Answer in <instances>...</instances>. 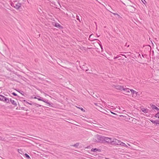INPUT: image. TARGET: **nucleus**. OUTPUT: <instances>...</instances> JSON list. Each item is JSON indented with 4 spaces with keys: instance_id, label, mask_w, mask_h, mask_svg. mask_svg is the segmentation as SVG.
I'll return each instance as SVG.
<instances>
[{
    "instance_id": "f257e3e1",
    "label": "nucleus",
    "mask_w": 159,
    "mask_h": 159,
    "mask_svg": "<svg viewBox=\"0 0 159 159\" xmlns=\"http://www.w3.org/2000/svg\"><path fill=\"white\" fill-rule=\"evenodd\" d=\"M103 136H102L99 135H96L93 138V141L95 143H100L103 142Z\"/></svg>"
},
{
    "instance_id": "f03ea898",
    "label": "nucleus",
    "mask_w": 159,
    "mask_h": 159,
    "mask_svg": "<svg viewBox=\"0 0 159 159\" xmlns=\"http://www.w3.org/2000/svg\"><path fill=\"white\" fill-rule=\"evenodd\" d=\"M11 5L16 9H19L21 6L20 3L16 2H12L11 3Z\"/></svg>"
},
{
    "instance_id": "7ed1b4c3",
    "label": "nucleus",
    "mask_w": 159,
    "mask_h": 159,
    "mask_svg": "<svg viewBox=\"0 0 159 159\" xmlns=\"http://www.w3.org/2000/svg\"><path fill=\"white\" fill-rule=\"evenodd\" d=\"M103 142L104 143V142H105L108 143H111V141L112 140V138H109L104 136H103Z\"/></svg>"
},
{
    "instance_id": "20e7f679",
    "label": "nucleus",
    "mask_w": 159,
    "mask_h": 159,
    "mask_svg": "<svg viewBox=\"0 0 159 159\" xmlns=\"http://www.w3.org/2000/svg\"><path fill=\"white\" fill-rule=\"evenodd\" d=\"M114 86L116 89L120 91L123 90L124 88L123 86L117 85H114Z\"/></svg>"
},
{
    "instance_id": "39448f33",
    "label": "nucleus",
    "mask_w": 159,
    "mask_h": 159,
    "mask_svg": "<svg viewBox=\"0 0 159 159\" xmlns=\"http://www.w3.org/2000/svg\"><path fill=\"white\" fill-rule=\"evenodd\" d=\"M54 26L55 27H56L59 29H61V28H62V27L61 26V25L60 24H59V23H55Z\"/></svg>"
},
{
    "instance_id": "423d86ee",
    "label": "nucleus",
    "mask_w": 159,
    "mask_h": 159,
    "mask_svg": "<svg viewBox=\"0 0 159 159\" xmlns=\"http://www.w3.org/2000/svg\"><path fill=\"white\" fill-rule=\"evenodd\" d=\"M114 142H115V145H119L121 141L116 139H115Z\"/></svg>"
},
{
    "instance_id": "0eeeda50",
    "label": "nucleus",
    "mask_w": 159,
    "mask_h": 159,
    "mask_svg": "<svg viewBox=\"0 0 159 159\" xmlns=\"http://www.w3.org/2000/svg\"><path fill=\"white\" fill-rule=\"evenodd\" d=\"M123 90H124L125 91V94L129 93L130 92L129 91V89L128 88H126L125 87L124 88Z\"/></svg>"
},
{
    "instance_id": "6e6552de",
    "label": "nucleus",
    "mask_w": 159,
    "mask_h": 159,
    "mask_svg": "<svg viewBox=\"0 0 159 159\" xmlns=\"http://www.w3.org/2000/svg\"><path fill=\"white\" fill-rule=\"evenodd\" d=\"M151 107L152 109H156L157 111H159V108L154 105H152L151 106Z\"/></svg>"
},
{
    "instance_id": "1a4fd4ad",
    "label": "nucleus",
    "mask_w": 159,
    "mask_h": 159,
    "mask_svg": "<svg viewBox=\"0 0 159 159\" xmlns=\"http://www.w3.org/2000/svg\"><path fill=\"white\" fill-rule=\"evenodd\" d=\"M10 100L8 98L5 97L3 102H4L7 103H8L9 102Z\"/></svg>"
},
{
    "instance_id": "9d476101",
    "label": "nucleus",
    "mask_w": 159,
    "mask_h": 159,
    "mask_svg": "<svg viewBox=\"0 0 159 159\" xmlns=\"http://www.w3.org/2000/svg\"><path fill=\"white\" fill-rule=\"evenodd\" d=\"M141 110L142 111L145 113H147L148 112V110L147 109H145L144 108H142L141 109Z\"/></svg>"
},
{
    "instance_id": "9b49d317",
    "label": "nucleus",
    "mask_w": 159,
    "mask_h": 159,
    "mask_svg": "<svg viewBox=\"0 0 159 159\" xmlns=\"http://www.w3.org/2000/svg\"><path fill=\"white\" fill-rule=\"evenodd\" d=\"M10 101L11 103L14 106H16L17 104L16 102L13 100H12L11 99H10Z\"/></svg>"
},
{
    "instance_id": "f8f14e48",
    "label": "nucleus",
    "mask_w": 159,
    "mask_h": 159,
    "mask_svg": "<svg viewBox=\"0 0 159 159\" xmlns=\"http://www.w3.org/2000/svg\"><path fill=\"white\" fill-rule=\"evenodd\" d=\"M119 145H121V146H123L125 147L126 148L128 147V146L127 145H126V144H125L124 143L122 142L121 141Z\"/></svg>"
},
{
    "instance_id": "ddd939ff",
    "label": "nucleus",
    "mask_w": 159,
    "mask_h": 159,
    "mask_svg": "<svg viewBox=\"0 0 159 159\" xmlns=\"http://www.w3.org/2000/svg\"><path fill=\"white\" fill-rule=\"evenodd\" d=\"M91 151L93 152H96L97 151L100 152V151L99 149L95 148H92V149H91Z\"/></svg>"
},
{
    "instance_id": "4468645a",
    "label": "nucleus",
    "mask_w": 159,
    "mask_h": 159,
    "mask_svg": "<svg viewBox=\"0 0 159 159\" xmlns=\"http://www.w3.org/2000/svg\"><path fill=\"white\" fill-rule=\"evenodd\" d=\"M130 91L133 93V95L134 94L135 96L137 95V93L136 91L133 89H130Z\"/></svg>"
},
{
    "instance_id": "2eb2a0df",
    "label": "nucleus",
    "mask_w": 159,
    "mask_h": 159,
    "mask_svg": "<svg viewBox=\"0 0 159 159\" xmlns=\"http://www.w3.org/2000/svg\"><path fill=\"white\" fill-rule=\"evenodd\" d=\"M151 121L153 123L155 124L156 125H157L158 123V120H151Z\"/></svg>"
},
{
    "instance_id": "dca6fc26",
    "label": "nucleus",
    "mask_w": 159,
    "mask_h": 159,
    "mask_svg": "<svg viewBox=\"0 0 159 159\" xmlns=\"http://www.w3.org/2000/svg\"><path fill=\"white\" fill-rule=\"evenodd\" d=\"M5 97V96L3 95H0V100L2 101H3Z\"/></svg>"
},
{
    "instance_id": "f3484780",
    "label": "nucleus",
    "mask_w": 159,
    "mask_h": 159,
    "mask_svg": "<svg viewBox=\"0 0 159 159\" xmlns=\"http://www.w3.org/2000/svg\"><path fill=\"white\" fill-rule=\"evenodd\" d=\"M115 139H112V140L111 141V142L110 144H115Z\"/></svg>"
},
{
    "instance_id": "a211bd4d",
    "label": "nucleus",
    "mask_w": 159,
    "mask_h": 159,
    "mask_svg": "<svg viewBox=\"0 0 159 159\" xmlns=\"http://www.w3.org/2000/svg\"><path fill=\"white\" fill-rule=\"evenodd\" d=\"M79 145V143H77L76 144H74L73 145V146L75 147H77Z\"/></svg>"
},
{
    "instance_id": "6ab92c4d",
    "label": "nucleus",
    "mask_w": 159,
    "mask_h": 159,
    "mask_svg": "<svg viewBox=\"0 0 159 159\" xmlns=\"http://www.w3.org/2000/svg\"><path fill=\"white\" fill-rule=\"evenodd\" d=\"M4 138L1 136H0V140L4 141Z\"/></svg>"
},
{
    "instance_id": "aec40b11",
    "label": "nucleus",
    "mask_w": 159,
    "mask_h": 159,
    "mask_svg": "<svg viewBox=\"0 0 159 159\" xmlns=\"http://www.w3.org/2000/svg\"><path fill=\"white\" fill-rule=\"evenodd\" d=\"M118 150L119 151L122 152H123V151L124 150V149L120 148H119Z\"/></svg>"
},
{
    "instance_id": "412c9836",
    "label": "nucleus",
    "mask_w": 159,
    "mask_h": 159,
    "mask_svg": "<svg viewBox=\"0 0 159 159\" xmlns=\"http://www.w3.org/2000/svg\"><path fill=\"white\" fill-rule=\"evenodd\" d=\"M25 155L27 158H30V156L27 154L25 153Z\"/></svg>"
},
{
    "instance_id": "4be33fe9",
    "label": "nucleus",
    "mask_w": 159,
    "mask_h": 159,
    "mask_svg": "<svg viewBox=\"0 0 159 159\" xmlns=\"http://www.w3.org/2000/svg\"><path fill=\"white\" fill-rule=\"evenodd\" d=\"M155 117L156 118H159V115L158 114H156L155 115Z\"/></svg>"
},
{
    "instance_id": "5701e85b",
    "label": "nucleus",
    "mask_w": 159,
    "mask_h": 159,
    "mask_svg": "<svg viewBox=\"0 0 159 159\" xmlns=\"http://www.w3.org/2000/svg\"><path fill=\"white\" fill-rule=\"evenodd\" d=\"M141 1L144 4H145L146 3V2L145 1V0H141Z\"/></svg>"
},
{
    "instance_id": "b1692460",
    "label": "nucleus",
    "mask_w": 159,
    "mask_h": 159,
    "mask_svg": "<svg viewBox=\"0 0 159 159\" xmlns=\"http://www.w3.org/2000/svg\"><path fill=\"white\" fill-rule=\"evenodd\" d=\"M18 151L19 153H21L22 151L21 149H18Z\"/></svg>"
},
{
    "instance_id": "393cba45",
    "label": "nucleus",
    "mask_w": 159,
    "mask_h": 159,
    "mask_svg": "<svg viewBox=\"0 0 159 159\" xmlns=\"http://www.w3.org/2000/svg\"><path fill=\"white\" fill-rule=\"evenodd\" d=\"M43 101L44 102H45L47 103L49 105H51V104L48 102L47 101H44L43 100Z\"/></svg>"
},
{
    "instance_id": "a878e982",
    "label": "nucleus",
    "mask_w": 159,
    "mask_h": 159,
    "mask_svg": "<svg viewBox=\"0 0 159 159\" xmlns=\"http://www.w3.org/2000/svg\"><path fill=\"white\" fill-rule=\"evenodd\" d=\"M35 106H36V107H41V106L39 104H35Z\"/></svg>"
},
{
    "instance_id": "bb28decb",
    "label": "nucleus",
    "mask_w": 159,
    "mask_h": 159,
    "mask_svg": "<svg viewBox=\"0 0 159 159\" xmlns=\"http://www.w3.org/2000/svg\"><path fill=\"white\" fill-rule=\"evenodd\" d=\"M76 19L77 20H79L80 22V19L79 18V16H76Z\"/></svg>"
},
{
    "instance_id": "cd10ccee",
    "label": "nucleus",
    "mask_w": 159,
    "mask_h": 159,
    "mask_svg": "<svg viewBox=\"0 0 159 159\" xmlns=\"http://www.w3.org/2000/svg\"><path fill=\"white\" fill-rule=\"evenodd\" d=\"M121 56H123L122 54H120V55H118L117 57H118L117 58H119L121 57Z\"/></svg>"
},
{
    "instance_id": "c85d7f7f",
    "label": "nucleus",
    "mask_w": 159,
    "mask_h": 159,
    "mask_svg": "<svg viewBox=\"0 0 159 159\" xmlns=\"http://www.w3.org/2000/svg\"><path fill=\"white\" fill-rule=\"evenodd\" d=\"M13 95L15 96H16L17 95V94H16L15 93H12Z\"/></svg>"
},
{
    "instance_id": "c756f323",
    "label": "nucleus",
    "mask_w": 159,
    "mask_h": 159,
    "mask_svg": "<svg viewBox=\"0 0 159 159\" xmlns=\"http://www.w3.org/2000/svg\"><path fill=\"white\" fill-rule=\"evenodd\" d=\"M38 99L39 101H43V100L42 99H41L40 98H38Z\"/></svg>"
},
{
    "instance_id": "7c9ffc66",
    "label": "nucleus",
    "mask_w": 159,
    "mask_h": 159,
    "mask_svg": "<svg viewBox=\"0 0 159 159\" xmlns=\"http://www.w3.org/2000/svg\"><path fill=\"white\" fill-rule=\"evenodd\" d=\"M95 96L96 97H97V98H98L99 96L98 94L97 95H95Z\"/></svg>"
},
{
    "instance_id": "2f4dec72",
    "label": "nucleus",
    "mask_w": 159,
    "mask_h": 159,
    "mask_svg": "<svg viewBox=\"0 0 159 159\" xmlns=\"http://www.w3.org/2000/svg\"><path fill=\"white\" fill-rule=\"evenodd\" d=\"M80 109L81 110H82V111H84V109H83V108H80Z\"/></svg>"
},
{
    "instance_id": "473e14b6",
    "label": "nucleus",
    "mask_w": 159,
    "mask_h": 159,
    "mask_svg": "<svg viewBox=\"0 0 159 159\" xmlns=\"http://www.w3.org/2000/svg\"><path fill=\"white\" fill-rule=\"evenodd\" d=\"M118 57H117V56L116 57H115L114 58V59H117V58Z\"/></svg>"
},
{
    "instance_id": "72a5a7b5",
    "label": "nucleus",
    "mask_w": 159,
    "mask_h": 159,
    "mask_svg": "<svg viewBox=\"0 0 159 159\" xmlns=\"http://www.w3.org/2000/svg\"><path fill=\"white\" fill-rule=\"evenodd\" d=\"M125 46H127V47H129V45H128V46H127V43H126L125 45Z\"/></svg>"
},
{
    "instance_id": "f704fd0d",
    "label": "nucleus",
    "mask_w": 159,
    "mask_h": 159,
    "mask_svg": "<svg viewBox=\"0 0 159 159\" xmlns=\"http://www.w3.org/2000/svg\"><path fill=\"white\" fill-rule=\"evenodd\" d=\"M111 113L113 114H115V115H116V114L115 113H114V112H111Z\"/></svg>"
},
{
    "instance_id": "c9c22d12",
    "label": "nucleus",
    "mask_w": 159,
    "mask_h": 159,
    "mask_svg": "<svg viewBox=\"0 0 159 159\" xmlns=\"http://www.w3.org/2000/svg\"><path fill=\"white\" fill-rule=\"evenodd\" d=\"M100 47L102 49L103 48H102V45H101V44H100Z\"/></svg>"
},
{
    "instance_id": "e433bc0d",
    "label": "nucleus",
    "mask_w": 159,
    "mask_h": 159,
    "mask_svg": "<svg viewBox=\"0 0 159 159\" xmlns=\"http://www.w3.org/2000/svg\"><path fill=\"white\" fill-rule=\"evenodd\" d=\"M27 103H28V104H30V105H32V104L30 103H29V102H27Z\"/></svg>"
},
{
    "instance_id": "4c0bfd02",
    "label": "nucleus",
    "mask_w": 159,
    "mask_h": 159,
    "mask_svg": "<svg viewBox=\"0 0 159 159\" xmlns=\"http://www.w3.org/2000/svg\"><path fill=\"white\" fill-rule=\"evenodd\" d=\"M92 36V34L90 35V36H89V38H90L91 37V36Z\"/></svg>"
},
{
    "instance_id": "58836bf2",
    "label": "nucleus",
    "mask_w": 159,
    "mask_h": 159,
    "mask_svg": "<svg viewBox=\"0 0 159 159\" xmlns=\"http://www.w3.org/2000/svg\"><path fill=\"white\" fill-rule=\"evenodd\" d=\"M127 144H128L129 146H130V145L129 144V143H127Z\"/></svg>"
},
{
    "instance_id": "ea45409f",
    "label": "nucleus",
    "mask_w": 159,
    "mask_h": 159,
    "mask_svg": "<svg viewBox=\"0 0 159 159\" xmlns=\"http://www.w3.org/2000/svg\"><path fill=\"white\" fill-rule=\"evenodd\" d=\"M157 50L159 51V49H158L157 48Z\"/></svg>"
},
{
    "instance_id": "a19ab883",
    "label": "nucleus",
    "mask_w": 159,
    "mask_h": 159,
    "mask_svg": "<svg viewBox=\"0 0 159 159\" xmlns=\"http://www.w3.org/2000/svg\"><path fill=\"white\" fill-rule=\"evenodd\" d=\"M157 124H158L159 125V122H158Z\"/></svg>"
},
{
    "instance_id": "79ce46f5",
    "label": "nucleus",
    "mask_w": 159,
    "mask_h": 159,
    "mask_svg": "<svg viewBox=\"0 0 159 159\" xmlns=\"http://www.w3.org/2000/svg\"><path fill=\"white\" fill-rule=\"evenodd\" d=\"M94 39L95 40H98V39Z\"/></svg>"
},
{
    "instance_id": "37998d69",
    "label": "nucleus",
    "mask_w": 159,
    "mask_h": 159,
    "mask_svg": "<svg viewBox=\"0 0 159 159\" xmlns=\"http://www.w3.org/2000/svg\"><path fill=\"white\" fill-rule=\"evenodd\" d=\"M34 98H35V99L37 98L36 97H34Z\"/></svg>"
},
{
    "instance_id": "c03bdc74",
    "label": "nucleus",
    "mask_w": 159,
    "mask_h": 159,
    "mask_svg": "<svg viewBox=\"0 0 159 159\" xmlns=\"http://www.w3.org/2000/svg\"><path fill=\"white\" fill-rule=\"evenodd\" d=\"M123 116L122 115H121V116Z\"/></svg>"
},
{
    "instance_id": "a18cd8bd",
    "label": "nucleus",
    "mask_w": 159,
    "mask_h": 159,
    "mask_svg": "<svg viewBox=\"0 0 159 159\" xmlns=\"http://www.w3.org/2000/svg\"><path fill=\"white\" fill-rule=\"evenodd\" d=\"M88 70H86V71H88Z\"/></svg>"
},
{
    "instance_id": "49530a36",
    "label": "nucleus",
    "mask_w": 159,
    "mask_h": 159,
    "mask_svg": "<svg viewBox=\"0 0 159 159\" xmlns=\"http://www.w3.org/2000/svg\"><path fill=\"white\" fill-rule=\"evenodd\" d=\"M78 108H79L80 109V108H80L79 107H78Z\"/></svg>"
},
{
    "instance_id": "de8ad7c7",
    "label": "nucleus",
    "mask_w": 159,
    "mask_h": 159,
    "mask_svg": "<svg viewBox=\"0 0 159 159\" xmlns=\"http://www.w3.org/2000/svg\"><path fill=\"white\" fill-rule=\"evenodd\" d=\"M24 102H25V101H25V100H24Z\"/></svg>"
},
{
    "instance_id": "09e8293b",
    "label": "nucleus",
    "mask_w": 159,
    "mask_h": 159,
    "mask_svg": "<svg viewBox=\"0 0 159 159\" xmlns=\"http://www.w3.org/2000/svg\"><path fill=\"white\" fill-rule=\"evenodd\" d=\"M98 37H99V35L98 36V35H97Z\"/></svg>"
},
{
    "instance_id": "8fccbe9b",
    "label": "nucleus",
    "mask_w": 159,
    "mask_h": 159,
    "mask_svg": "<svg viewBox=\"0 0 159 159\" xmlns=\"http://www.w3.org/2000/svg\"><path fill=\"white\" fill-rule=\"evenodd\" d=\"M98 37H99V35L98 36V35H97Z\"/></svg>"
},
{
    "instance_id": "3c124183",
    "label": "nucleus",
    "mask_w": 159,
    "mask_h": 159,
    "mask_svg": "<svg viewBox=\"0 0 159 159\" xmlns=\"http://www.w3.org/2000/svg\"><path fill=\"white\" fill-rule=\"evenodd\" d=\"M95 105H96V103H95Z\"/></svg>"
},
{
    "instance_id": "603ef678",
    "label": "nucleus",
    "mask_w": 159,
    "mask_h": 159,
    "mask_svg": "<svg viewBox=\"0 0 159 159\" xmlns=\"http://www.w3.org/2000/svg\"><path fill=\"white\" fill-rule=\"evenodd\" d=\"M158 122H159V120H158Z\"/></svg>"
}]
</instances>
